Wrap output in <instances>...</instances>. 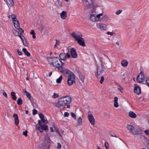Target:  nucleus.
I'll return each mask as SVG.
<instances>
[{
  "label": "nucleus",
  "mask_w": 149,
  "mask_h": 149,
  "mask_svg": "<svg viewBox=\"0 0 149 149\" xmlns=\"http://www.w3.org/2000/svg\"><path fill=\"white\" fill-rule=\"evenodd\" d=\"M85 8L84 11L91 9L90 13V19L92 22H97L96 16V8L97 7V5L94 4L93 0H81Z\"/></svg>",
  "instance_id": "obj_1"
},
{
  "label": "nucleus",
  "mask_w": 149,
  "mask_h": 149,
  "mask_svg": "<svg viewBox=\"0 0 149 149\" xmlns=\"http://www.w3.org/2000/svg\"><path fill=\"white\" fill-rule=\"evenodd\" d=\"M71 101V97L68 96H65L59 98L58 102L56 103L55 106L58 108L64 107L70 103Z\"/></svg>",
  "instance_id": "obj_2"
},
{
  "label": "nucleus",
  "mask_w": 149,
  "mask_h": 149,
  "mask_svg": "<svg viewBox=\"0 0 149 149\" xmlns=\"http://www.w3.org/2000/svg\"><path fill=\"white\" fill-rule=\"evenodd\" d=\"M72 37L77 41L78 43L80 45L84 47L85 46V40L82 38V36L81 34L78 35H76L74 32H73L71 34Z\"/></svg>",
  "instance_id": "obj_3"
},
{
  "label": "nucleus",
  "mask_w": 149,
  "mask_h": 149,
  "mask_svg": "<svg viewBox=\"0 0 149 149\" xmlns=\"http://www.w3.org/2000/svg\"><path fill=\"white\" fill-rule=\"evenodd\" d=\"M104 69L105 67L104 65L102 62H101L100 64L97 67V72L95 73V76L97 79L99 78V76L104 74Z\"/></svg>",
  "instance_id": "obj_4"
},
{
  "label": "nucleus",
  "mask_w": 149,
  "mask_h": 149,
  "mask_svg": "<svg viewBox=\"0 0 149 149\" xmlns=\"http://www.w3.org/2000/svg\"><path fill=\"white\" fill-rule=\"evenodd\" d=\"M58 60V57H54V62L52 65L57 68L59 70L60 68H61L64 64V63L60 60Z\"/></svg>",
  "instance_id": "obj_5"
},
{
  "label": "nucleus",
  "mask_w": 149,
  "mask_h": 149,
  "mask_svg": "<svg viewBox=\"0 0 149 149\" xmlns=\"http://www.w3.org/2000/svg\"><path fill=\"white\" fill-rule=\"evenodd\" d=\"M75 75L74 74H72L69 75L68 79L67 80L68 84L69 86L72 85L73 83L75 82Z\"/></svg>",
  "instance_id": "obj_6"
},
{
  "label": "nucleus",
  "mask_w": 149,
  "mask_h": 149,
  "mask_svg": "<svg viewBox=\"0 0 149 149\" xmlns=\"http://www.w3.org/2000/svg\"><path fill=\"white\" fill-rule=\"evenodd\" d=\"M145 79L143 72H141L138 76L136 81L138 83H141Z\"/></svg>",
  "instance_id": "obj_7"
},
{
  "label": "nucleus",
  "mask_w": 149,
  "mask_h": 149,
  "mask_svg": "<svg viewBox=\"0 0 149 149\" xmlns=\"http://www.w3.org/2000/svg\"><path fill=\"white\" fill-rule=\"evenodd\" d=\"M59 70L60 72L63 73L64 74H68L69 75H71L72 74H74L70 71L62 67L61 68H60Z\"/></svg>",
  "instance_id": "obj_8"
},
{
  "label": "nucleus",
  "mask_w": 149,
  "mask_h": 149,
  "mask_svg": "<svg viewBox=\"0 0 149 149\" xmlns=\"http://www.w3.org/2000/svg\"><path fill=\"white\" fill-rule=\"evenodd\" d=\"M42 122L40 120H38V123L37 124L39 125V127L41 128L43 130L45 131H46L48 130V126L45 124L42 125Z\"/></svg>",
  "instance_id": "obj_9"
},
{
  "label": "nucleus",
  "mask_w": 149,
  "mask_h": 149,
  "mask_svg": "<svg viewBox=\"0 0 149 149\" xmlns=\"http://www.w3.org/2000/svg\"><path fill=\"white\" fill-rule=\"evenodd\" d=\"M88 118L91 124L93 125H94L95 124V120L92 114H88Z\"/></svg>",
  "instance_id": "obj_10"
},
{
  "label": "nucleus",
  "mask_w": 149,
  "mask_h": 149,
  "mask_svg": "<svg viewBox=\"0 0 149 149\" xmlns=\"http://www.w3.org/2000/svg\"><path fill=\"white\" fill-rule=\"evenodd\" d=\"M71 56L72 58H76L77 56V54L76 53V50L74 48L71 49L70 51Z\"/></svg>",
  "instance_id": "obj_11"
},
{
  "label": "nucleus",
  "mask_w": 149,
  "mask_h": 149,
  "mask_svg": "<svg viewBox=\"0 0 149 149\" xmlns=\"http://www.w3.org/2000/svg\"><path fill=\"white\" fill-rule=\"evenodd\" d=\"M97 26L98 28L102 30H104L106 29V25L101 23H97Z\"/></svg>",
  "instance_id": "obj_12"
},
{
  "label": "nucleus",
  "mask_w": 149,
  "mask_h": 149,
  "mask_svg": "<svg viewBox=\"0 0 149 149\" xmlns=\"http://www.w3.org/2000/svg\"><path fill=\"white\" fill-rule=\"evenodd\" d=\"M134 91L135 93L138 95L141 93V88L138 86H136L134 88Z\"/></svg>",
  "instance_id": "obj_13"
},
{
  "label": "nucleus",
  "mask_w": 149,
  "mask_h": 149,
  "mask_svg": "<svg viewBox=\"0 0 149 149\" xmlns=\"http://www.w3.org/2000/svg\"><path fill=\"white\" fill-rule=\"evenodd\" d=\"M13 117L15 118L14 122L15 124L16 125H18L19 123V117L17 114L15 113L13 115Z\"/></svg>",
  "instance_id": "obj_14"
},
{
  "label": "nucleus",
  "mask_w": 149,
  "mask_h": 149,
  "mask_svg": "<svg viewBox=\"0 0 149 149\" xmlns=\"http://www.w3.org/2000/svg\"><path fill=\"white\" fill-rule=\"evenodd\" d=\"M9 7H12L14 6V2L13 0H5Z\"/></svg>",
  "instance_id": "obj_15"
},
{
  "label": "nucleus",
  "mask_w": 149,
  "mask_h": 149,
  "mask_svg": "<svg viewBox=\"0 0 149 149\" xmlns=\"http://www.w3.org/2000/svg\"><path fill=\"white\" fill-rule=\"evenodd\" d=\"M60 16L61 18L63 19H66L67 17V13L66 11H63L60 14Z\"/></svg>",
  "instance_id": "obj_16"
},
{
  "label": "nucleus",
  "mask_w": 149,
  "mask_h": 149,
  "mask_svg": "<svg viewBox=\"0 0 149 149\" xmlns=\"http://www.w3.org/2000/svg\"><path fill=\"white\" fill-rule=\"evenodd\" d=\"M60 60H65L66 59V55L64 53H61L59 55Z\"/></svg>",
  "instance_id": "obj_17"
},
{
  "label": "nucleus",
  "mask_w": 149,
  "mask_h": 149,
  "mask_svg": "<svg viewBox=\"0 0 149 149\" xmlns=\"http://www.w3.org/2000/svg\"><path fill=\"white\" fill-rule=\"evenodd\" d=\"M45 140L47 141V149H49V146L50 145L49 142L50 141L49 137L47 135L45 137Z\"/></svg>",
  "instance_id": "obj_18"
},
{
  "label": "nucleus",
  "mask_w": 149,
  "mask_h": 149,
  "mask_svg": "<svg viewBox=\"0 0 149 149\" xmlns=\"http://www.w3.org/2000/svg\"><path fill=\"white\" fill-rule=\"evenodd\" d=\"M121 65L123 67H126L128 64V62L126 60H123L121 62Z\"/></svg>",
  "instance_id": "obj_19"
},
{
  "label": "nucleus",
  "mask_w": 149,
  "mask_h": 149,
  "mask_svg": "<svg viewBox=\"0 0 149 149\" xmlns=\"http://www.w3.org/2000/svg\"><path fill=\"white\" fill-rule=\"evenodd\" d=\"M15 27L16 29H19V21H18L17 19L16 20V21H14V22H13Z\"/></svg>",
  "instance_id": "obj_20"
},
{
  "label": "nucleus",
  "mask_w": 149,
  "mask_h": 149,
  "mask_svg": "<svg viewBox=\"0 0 149 149\" xmlns=\"http://www.w3.org/2000/svg\"><path fill=\"white\" fill-rule=\"evenodd\" d=\"M119 76L123 80H125L126 77V75L125 73L122 72L119 74Z\"/></svg>",
  "instance_id": "obj_21"
},
{
  "label": "nucleus",
  "mask_w": 149,
  "mask_h": 149,
  "mask_svg": "<svg viewBox=\"0 0 149 149\" xmlns=\"http://www.w3.org/2000/svg\"><path fill=\"white\" fill-rule=\"evenodd\" d=\"M129 116L130 117L132 118H135L136 116V114L133 112L132 111H130L129 112Z\"/></svg>",
  "instance_id": "obj_22"
},
{
  "label": "nucleus",
  "mask_w": 149,
  "mask_h": 149,
  "mask_svg": "<svg viewBox=\"0 0 149 149\" xmlns=\"http://www.w3.org/2000/svg\"><path fill=\"white\" fill-rule=\"evenodd\" d=\"M23 91L24 92V93H25L27 97L29 99L31 100V94L29 92H27L25 89L23 90Z\"/></svg>",
  "instance_id": "obj_23"
},
{
  "label": "nucleus",
  "mask_w": 149,
  "mask_h": 149,
  "mask_svg": "<svg viewBox=\"0 0 149 149\" xmlns=\"http://www.w3.org/2000/svg\"><path fill=\"white\" fill-rule=\"evenodd\" d=\"M118 98L117 97H115L114 99V106L115 107H117L118 106Z\"/></svg>",
  "instance_id": "obj_24"
},
{
  "label": "nucleus",
  "mask_w": 149,
  "mask_h": 149,
  "mask_svg": "<svg viewBox=\"0 0 149 149\" xmlns=\"http://www.w3.org/2000/svg\"><path fill=\"white\" fill-rule=\"evenodd\" d=\"M22 51L24 52L25 54L28 57H29L31 55L30 53L28 52L26 49L25 48H23L22 49Z\"/></svg>",
  "instance_id": "obj_25"
},
{
  "label": "nucleus",
  "mask_w": 149,
  "mask_h": 149,
  "mask_svg": "<svg viewBox=\"0 0 149 149\" xmlns=\"http://www.w3.org/2000/svg\"><path fill=\"white\" fill-rule=\"evenodd\" d=\"M127 128L131 132L134 129V127L131 125L128 124L127 125Z\"/></svg>",
  "instance_id": "obj_26"
},
{
  "label": "nucleus",
  "mask_w": 149,
  "mask_h": 149,
  "mask_svg": "<svg viewBox=\"0 0 149 149\" xmlns=\"http://www.w3.org/2000/svg\"><path fill=\"white\" fill-rule=\"evenodd\" d=\"M131 132L133 134L135 135H138L140 134L141 133V131H139L138 130H134V129Z\"/></svg>",
  "instance_id": "obj_27"
},
{
  "label": "nucleus",
  "mask_w": 149,
  "mask_h": 149,
  "mask_svg": "<svg viewBox=\"0 0 149 149\" xmlns=\"http://www.w3.org/2000/svg\"><path fill=\"white\" fill-rule=\"evenodd\" d=\"M11 95L12 96V99L15 100L17 99V97L15 95V92H12L11 93Z\"/></svg>",
  "instance_id": "obj_28"
},
{
  "label": "nucleus",
  "mask_w": 149,
  "mask_h": 149,
  "mask_svg": "<svg viewBox=\"0 0 149 149\" xmlns=\"http://www.w3.org/2000/svg\"><path fill=\"white\" fill-rule=\"evenodd\" d=\"M103 15V14L102 13L97 15L96 13L95 17H96L97 22L100 21V19L101 16H102Z\"/></svg>",
  "instance_id": "obj_29"
},
{
  "label": "nucleus",
  "mask_w": 149,
  "mask_h": 149,
  "mask_svg": "<svg viewBox=\"0 0 149 149\" xmlns=\"http://www.w3.org/2000/svg\"><path fill=\"white\" fill-rule=\"evenodd\" d=\"M47 60L49 63L52 65L54 62V57L53 58L51 57L49 58H48Z\"/></svg>",
  "instance_id": "obj_30"
},
{
  "label": "nucleus",
  "mask_w": 149,
  "mask_h": 149,
  "mask_svg": "<svg viewBox=\"0 0 149 149\" xmlns=\"http://www.w3.org/2000/svg\"><path fill=\"white\" fill-rule=\"evenodd\" d=\"M39 124H36V130H39L40 132L42 133L43 132V130L41 128H40L39 127Z\"/></svg>",
  "instance_id": "obj_31"
},
{
  "label": "nucleus",
  "mask_w": 149,
  "mask_h": 149,
  "mask_svg": "<svg viewBox=\"0 0 149 149\" xmlns=\"http://www.w3.org/2000/svg\"><path fill=\"white\" fill-rule=\"evenodd\" d=\"M10 17L12 18L13 22L17 19L16 18V16L14 14H11L10 16Z\"/></svg>",
  "instance_id": "obj_32"
},
{
  "label": "nucleus",
  "mask_w": 149,
  "mask_h": 149,
  "mask_svg": "<svg viewBox=\"0 0 149 149\" xmlns=\"http://www.w3.org/2000/svg\"><path fill=\"white\" fill-rule=\"evenodd\" d=\"M17 104L18 105H20L22 104V101L21 98H19L17 101Z\"/></svg>",
  "instance_id": "obj_33"
},
{
  "label": "nucleus",
  "mask_w": 149,
  "mask_h": 149,
  "mask_svg": "<svg viewBox=\"0 0 149 149\" xmlns=\"http://www.w3.org/2000/svg\"><path fill=\"white\" fill-rule=\"evenodd\" d=\"M62 79V75H61L59 78H58L56 80L57 83H61Z\"/></svg>",
  "instance_id": "obj_34"
},
{
  "label": "nucleus",
  "mask_w": 149,
  "mask_h": 149,
  "mask_svg": "<svg viewBox=\"0 0 149 149\" xmlns=\"http://www.w3.org/2000/svg\"><path fill=\"white\" fill-rule=\"evenodd\" d=\"M79 76L80 79L83 82H84L85 78L84 76L82 74H80L79 75Z\"/></svg>",
  "instance_id": "obj_35"
},
{
  "label": "nucleus",
  "mask_w": 149,
  "mask_h": 149,
  "mask_svg": "<svg viewBox=\"0 0 149 149\" xmlns=\"http://www.w3.org/2000/svg\"><path fill=\"white\" fill-rule=\"evenodd\" d=\"M23 44L25 46H28V43L27 42V40L25 38L24 40H23V41H22Z\"/></svg>",
  "instance_id": "obj_36"
},
{
  "label": "nucleus",
  "mask_w": 149,
  "mask_h": 149,
  "mask_svg": "<svg viewBox=\"0 0 149 149\" xmlns=\"http://www.w3.org/2000/svg\"><path fill=\"white\" fill-rule=\"evenodd\" d=\"M145 81L146 82L147 85L149 87V78L148 77L145 78Z\"/></svg>",
  "instance_id": "obj_37"
},
{
  "label": "nucleus",
  "mask_w": 149,
  "mask_h": 149,
  "mask_svg": "<svg viewBox=\"0 0 149 149\" xmlns=\"http://www.w3.org/2000/svg\"><path fill=\"white\" fill-rule=\"evenodd\" d=\"M102 76L101 77L100 80V84H102L103 83V81H104V77L102 75H101Z\"/></svg>",
  "instance_id": "obj_38"
},
{
  "label": "nucleus",
  "mask_w": 149,
  "mask_h": 149,
  "mask_svg": "<svg viewBox=\"0 0 149 149\" xmlns=\"http://www.w3.org/2000/svg\"><path fill=\"white\" fill-rule=\"evenodd\" d=\"M13 33L15 36H17V35L19 34V32L15 29L13 30Z\"/></svg>",
  "instance_id": "obj_39"
},
{
  "label": "nucleus",
  "mask_w": 149,
  "mask_h": 149,
  "mask_svg": "<svg viewBox=\"0 0 149 149\" xmlns=\"http://www.w3.org/2000/svg\"><path fill=\"white\" fill-rule=\"evenodd\" d=\"M59 96V95L58 94L56 93H54L53 95L52 96V97L53 98H56Z\"/></svg>",
  "instance_id": "obj_40"
},
{
  "label": "nucleus",
  "mask_w": 149,
  "mask_h": 149,
  "mask_svg": "<svg viewBox=\"0 0 149 149\" xmlns=\"http://www.w3.org/2000/svg\"><path fill=\"white\" fill-rule=\"evenodd\" d=\"M110 134L111 136L115 137L116 138L117 137V136H116L115 134L113 132H111L110 133Z\"/></svg>",
  "instance_id": "obj_41"
},
{
  "label": "nucleus",
  "mask_w": 149,
  "mask_h": 149,
  "mask_svg": "<svg viewBox=\"0 0 149 149\" xmlns=\"http://www.w3.org/2000/svg\"><path fill=\"white\" fill-rule=\"evenodd\" d=\"M77 122L79 124H81L82 123V120L81 118H79L77 120Z\"/></svg>",
  "instance_id": "obj_42"
},
{
  "label": "nucleus",
  "mask_w": 149,
  "mask_h": 149,
  "mask_svg": "<svg viewBox=\"0 0 149 149\" xmlns=\"http://www.w3.org/2000/svg\"><path fill=\"white\" fill-rule=\"evenodd\" d=\"M56 42L54 45V47H56L57 45H58L59 44V41L58 40H56Z\"/></svg>",
  "instance_id": "obj_43"
},
{
  "label": "nucleus",
  "mask_w": 149,
  "mask_h": 149,
  "mask_svg": "<svg viewBox=\"0 0 149 149\" xmlns=\"http://www.w3.org/2000/svg\"><path fill=\"white\" fill-rule=\"evenodd\" d=\"M17 36H19L20 38L22 41H23V40H24L23 38H22V36L24 37V38H25L24 36L21 34H19L17 35Z\"/></svg>",
  "instance_id": "obj_44"
},
{
  "label": "nucleus",
  "mask_w": 149,
  "mask_h": 149,
  "mask_svg": "<svg viewBox=\"0 0 149 149\" xmlns=\"http://www.w3.org/2000/svg\"><path fill=\"white\" fill-rule=\"evenodd\" d=\"M122 10H118L117 11L116 13V14L117 15H119L122 13Z\"/></svg>",
  "instance_id": "obj_45"
},
{
  "label": "nucleus",
  "mask_w": 149,
  "mask_h": 149,
  "mask_svg": "<svg viewBox=\"0 0 149 149\" xmlns=\"http://www.w3.org/2000/svg\"><path fill=\"white\" fill-rule=\"evenodd\" d=\"M104 146L107 149H109V144L107 142H105L104 143Z\"/></svg>",
  "instance_id": "obj_46"
},
{
  "label": "nucleus",
  "mask_w": 149,
  "mask_h": 149,
  "mask_svg": "<svg viewBox=\"0 0 149 149\" xmlns=\"http://www.w3.org/2000/svg\"><path fill=\"white\" fill-rule=\"evenodd\" d=\"M42 122V121L45 124H47L48 123V121L47 120H46L44 119V118L41 119Z\"/></svg>",
  "instance_id": "obj_47"
},
{
  "label": "nucleus",
  "mask_w": 149,
  "mask_h": 149,
  "mask_svg": "<svg viewBox=\"0 0 149 149\" xmlns=\"http://www.w3.org/2000/svg\"><path fill=\"white\" fill-rule=\"evenodd\" d=\"M72 116L75 119H76V117L75 114L74 113L72 112L71 113Z\"/></svg>",
  "instance_id": "obj_48"
},
{
  "label": "nucleus",
  "mask_w": 149,
  "mask_h": 149,
  "mask_svg": "<svg viewBox=\"0 0 149 149\" xmlns=\"http://www.w3.org/2000/svg\"><path fill=\"white\" fill-rule=\"evenodd\" d=\"M39 116L41 119L44 118V116L41 113H40L39 114Z\"/></svg>",
  "instance_id": "obj_49"
},
{
  "label": "nucleus",
  "mask_w": 149,
  "mask_h": 149,
  "mask_svg": "<svg viewBox=\"0 0 149 149\" xmlns=\"http://www.w3.org/2000/svg\"><path fill=\"white\" fill-rule=\"evenodd\" d=\"M37 111L36 110L34 109L33 110V115H35L37 113Z\"/></svg>",
  "instance_id": "obj_50"
},
{
  "label": "nucleus",
  "mask_w": 149,
  "mask_h": 149,
  "mask_svg": "<svg viewBox=\"0 0 149 149\" xmlns=\"http://www.w3.org/2000/svg\"><path fill=\"white\" fill-rule=\"evenodd\" d=\"M17 29L19 30V32L20 33H21V34L22 33L24 32V30H23L22 28H19V29Z\"/></svg>",
  "instance_id": "obj_51"
},
{
  "label": "nucleus",
  "mask_w": 149,
  "mask_h": 149,
  "mask_svg": "<svg viewBox=\"0 0 149 149\" xmlns=\"http://www.w3.org/2000/svg\"><path fill=\"white\" fill-rule=\"evenodd\" d=\"M61 148V145L60 143H57V148L58 149H60Z\"/></svg>",
  "instance_id": "obj_52"
},
{
  "label": "nucleus",
  "mask_w": 149,
  "mask_h": 149,
  "mask_svg": "<svg viewBox=\"0 0 149 149\" xmlns=\"http://www.w3.org/2000/svg\"><path fill=\"white\" fill-rule=\"evenodd\" d=\"M17 51L18 54L19 55L21 56V55H22V52H21L18 49H17Z\"/></svg>",
  "instance_id": "obj_53"
},
{
  "label": "nucleus",
  "mask_w": 149,
  "mask_h": 149,
  "mask_svg": "<svg viewBox=\"0 0 149 149\" xmlns=\"http://www.w3.org/2000/svg\"><path fill=\"white\" fill-rule=\"evenodd\" d=\"M27 130H26L25 131H24L23 132V134L25 136H27Z\"/></svg>",
  "instance_id": "obj_54"
},
{
  "label": "nucleus",
  "mask_w": 149,
  "mask_h": 149,
  "mask_svg": "<svg viewBox=\"0 0 149 149\" xmlns=\"http://www.w3.org/2000/svg\"><path fill=\"white\" fill-rule=\"evenodd\" d=\"M118 89L121 92H122V90H123L122 88L120 86H119V87L118 88Z\"/></svg>",
  "instance_id": "obj_55"
},
{
  "label": "nucleus",
  "mask_w": 149,
  "mask_h": 149,
  "mask_svg": "<svg viewBox=\"0 0 149 149\" xmlns=\"http://www.w3.org/2000/svg\"><path fill=\"white\" fill-rule=\"evenodd\" d=\"M107 34H108V35H111V36H113L114 34V33L113 32H107Z\"/></svg>",
  "instance_id": "obj_56"
},
{
  "label": "nucleus",
  "mask_w": 149,
  "mask_h": 149,
  "mask_svg": "<svg viewBox=\"0 0 149 149\" xmlns=\"http://www.w3.org/2000/svg\"><path fill=\"white\" fill-rule=\"evenodd\" d=\"M69 113L65 112L64 113V116L65 117H68L69 116Z\"/></svg>",
  "instance_id": "obj_57"
},
{
  "label": "nucleus",
  "mask_w": 149,
  "mask_h": 149,
  "mask_svg": "<svg viewBox=\"0 0 149 149\" xmlns=\"http://www.w3.org/2000/svg\"><path fill=\"white\" fill-rule=\"evenodd\" d=\"M57 1H58V4L61 6L62 4V3L61 1L58 0H57Z\"/></svg>",
  "instance_id": "obj_58"
},
{
  "label": "nucleus",
  "mask_w": 149,
  "mask_h": 149,
  "mask_svg": "<svg viewBox=\"0 0 149 149\" xmlns=\"http://www.w3.org/2000/svg\"><path fill=\"white\" fill-rule=\"evenodd\" d=\"M144 132L146 134L149 135V130H146Z\"/></svg>",
  "instance_id": "obj_59"
},
{
  "label": "nucleus",
  "mask_w": 149,
  "mask_h": 149,
  "mask_svg": "<svg viewBox=\"0 0 149 149\" xmlns=\"http://www.w3.org/2000/svg\"><path fill=\"white\" fill-rule=\"evenodd\" d=\"M3 95L5 97H7V95L6 93L5 92H3Z\"/></svg>",
  "instance_id": "obj_60"
},
{
  "label": "nucleus",
  "mask_w": 149,
  "mask_h": 149,
  "mask_svg": "<svg viewBox=\"0 0 149 149\" xmlns=\"http://www.w3.org/2000/svg\"><path fill=\"white\" fill-rule=\"evenodd\" d=\"M30 34L32 35L35 34L34 31L33 30H32L30 32Z\"/></svg>",
  "instance_id": "obj_61"
},
{
  "label": "nucleus",
  "mask_w": 149,
  "mask_h": 149,
  "mask_svg": "<svg viewBox=\"0 0 149 149\" xmlns=\"http://www.w3.org/2000/svg\"><path fill=\"white\" fill-rule=\"evenodd\" d=\"M66 55V56H67V57H68V58H69L70 57V55L68 53H67Z\"/></svg>",
  "instance_id": "obj_62"
},
{
  "label": "nucleus",
  "mask_w": 149,
  "mask_h": 149,
  "mask_svg": "<svg viewBox=\"0 0 149 149\" xmlns=\"http://www.w3.org/2000/svg\"><path fill=\"white\" fill-rule=\"evenodd\" d=\"M40 28H41V29H41V31H42V30H43V29H44V26H40Z\"/></svg>",
  "instance_id": "obj_63"
},
{
  "label": "nucleus",
  "mask_w": 149,
  "mask_h": 149,
  "mask_svg": "<svg viewBox=\"0 0 149 149\" xmlns=\"http://www.w3.org/2000/svg\"><path fill=\"white\" fill-rule=\"evenodd\" d=\"M50 131L51 132H53L54 131V130H53V128L52 127H50Z\"/></svg>",
  "instance_id": "obj_64"
}]
</instances>
